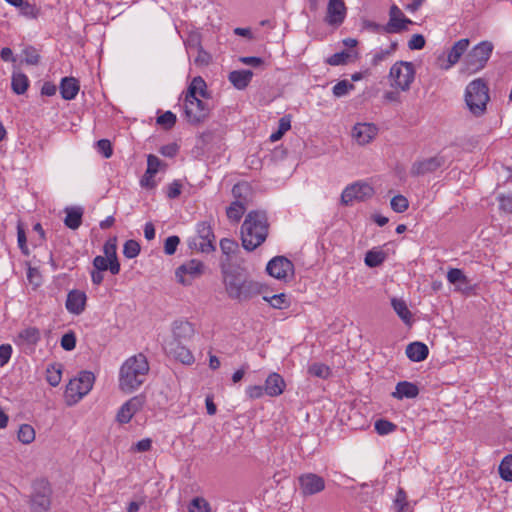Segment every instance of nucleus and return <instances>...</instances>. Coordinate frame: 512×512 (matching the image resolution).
<instances>
[{
	"instance_id": "64",
	"label": "nucleus",
	"mask_w": 512,
	"mask_h": 512,
	"mask_svg": "<svg viewBox=\"0 0 512 512\" xmlns=\"http://www.w3.org/2000/svg\"><path fill=\"white\" fill-rule=\"evenodd\" d=\"M500 210L506 213H512V196L501 195L498 198Z\"/></svg>"
},
{
	"instance_id": "30",
	"label": "nucleus",
	"mask_w": 512,
	"mask_h": 512,
	"mask_svg": "<svg viewBox=\"0 0 512 512\" xmlns=\"http://www.w3.org/2000/svg\"><path fill=\"white\" fill-rule=\"evenodd\" d=\"M391 305L398 317L406 324H412V313L403 299L392 298Z\"/></svg>"
},
{
	"instance_id": "22",
	"label": "nucleus",
	"mask_w": 512,
	"mask_h": 512,
	"mask_svg": "<svg viewBox=\"0 0 512 512\" xmlns=\"http://www.w3.org/2000/svg\"><path fill=\"white\" fill-rule=\"evenodd\" d=\"M443 161L439 157H431L415 162L411 167V174L414 176L424 175L436 171Z\"/></svg>"
},
{
	"instance_id": "15",
	"label": "nucleus",
	"mask_w": 512,
	"mask_h": 512,
	"mask_svg": "<svg viewBox=\"0 0 512 512\" xmlns=\"http://www.w3.org/2000/svg\"><path fill=\"white\" fill-rule=\"evenodd\" d=\"M145 404V398L142 395H137L129 400L119 408L116 420L120 424H127L131 421L133 416L142 409Z\"/></svg>"
},
{
	"instance_id": "52",
	"label": "nucleus",
	"mask_w": 512,
	"mask_h": 512,
	"mask_svg": "<svg viewBox=\"0 0 512 512\" xmlns=\"http://www.w3.org/2000/svg\"><path fill=\"white\" fill-rule=\"evenodd\" d=\"M354 88V84H352L348 80H341L334 85L333 94L336 97H343L347 95L350 91H352Z\"/></svg>"
},
{
	"instance_id": "46",
	"label": "nucleus",
	"mask_w": 512,
	"mask_h": 512,
	"mask_svg": "<svg viewBox=\"0 0 512 512\" xmlns=\"http://www.w3.org/2000/svg\"><path fill=\"white\" fill-rule=\"evenodd\" d=\"M140 250V244L136 240H127L123 245V255L128 259L136 258Z\"/></svg>"
},
{
	"instance_id": "8",
	"label": "nucleus",
	"mask_w": 512,
	"mask_h": 512,
	"mask_svg": "<svg viewBox=\"0 0 512 512\" xmlns=\"http://www.w3.org/2000/svg\"><path fill=\"white\" fill-rule=\"evenodd\" d=\"M52 489L47 480L39 479L33 483L29 504L32 512H48L51 507Z\"/></svg>"
},
{
	"instance_id": "40",
	"label": "nucleus",
	"mask_w": 512,
	"mask_h": 512,
	"mask_svg": "<svg viewBox=\"0 0 512 512\" xmlns=\"http://www.w3.org/2000/svg\"><path fill=\"white\" fill-rule=\"evenodd\" d=\"M173 331L176 338H190L194 333V327L188 321H180L175 323Z\"/></svg>"
},
{
	"instance_id": "21",
	"label": "nucleus",
	"mask_w": 512,
	"mask_h": 512,
	"mask_svg": "<svg viewBox=\"0 0 512 512\" xmlns=\"http://www.w3.org/2000/svg\"><path fill=\"white\" fill-rule=\"evenodd\" d=\"M285 388L286 383L279 373L272 372L267 376L264 383V389L267 396H280L284 392Z\"/></svg>"
},
{
	"instance_id": "58",
	"label": "nucleus",
	"mask_w": 512,
	"mask_h": 512,
	"mask_svg": "<svg viewBox=\"0 0 512 512\" xmlns=\"http://www.w3.org/2000/svg\"><path fill=\"white\" fill-rule=\"evenodd\" d=\"M97 150L105 158H110L113 154L112 144L108 139H100L96 143Z\"/></svg>"
},
{
	"instance_id": "7",
	"label": "nucleus",
	"mask_w": 512,
	"mask_h": 512,
	"mask_svg": "<svg viewBox=\"0 0 512 512\" xmlns=\"http://www.w3.org/2000/svg\"><path fill=\"white\" fill-rule=\"evenodd\" d=\"M415 75L416 71L413 63L397 61L391 66L388 78L391 87L406 92L414 82Z\"/></svg>"
},
{
	"instance_id": "26",
	"label": "nucleus",
	"mask_w": 512,
	"mask_h": 512,
	"mask_svg": "<svg viewBox=\"0 0 512 512\" xmlns=\"http://www.w3.org/2000/svg\"><path fill=\"white\" fill-rule=\"evenodd\" d=\"M429 354V349L422 342H413L406 347V355L413 362L424 361Z\"/></svg>"
},
{
	"instance_id": "29",
	"label": "nucleus",
	"mask_w": 512,
	"mask_h": 512,
	"mask_svg": "<svg viewBox=\"0 0 512 512\" xmlns=\"http://www.w3.org/2000/svg\"><path fill=\"white\" fill-rule=\"evenodd\" d=\"M30 85L29 78L22 72H13L11 76V88L17 95L24 94Z\"/></svg>"
},
{
	"instance_id": "33",
	"label": "nucleus",
	"mask_w": 512,
	"mask_h": 512,
	"mask_svg": "<svg viewBox=\"0 0 512 512\" xmlns=\"http://www.w3.org/2000/svg\"><path fill=\"white\" fill-rule=\"evenodd\" d=\"M197 233L199 237L204 241L201 243V247L204 250L205 246L213 247V242L215 240V236L210 224L206 221L200 222L197 225Z\"/></svg>"
},
{
	"instance_id": "24",
	"label": "nucleus",
	"mask_w": 512,
	"mask_h": 512,
	"mask_svg": "<svg viewBox=\"0 0 512 512\" xmlns=\"http://www.w3.org/2000/svg\"><path fill=\"white\" fill-rule=\"evenodd\" d=\"M60 94L64 100H73L76 98L79 90V81L74 77H64L60 82Z\"/></svg>"
},
{
	"instance_id": "62",
	"label": "nucleus",
	"mask_w": 512,
	"mask_h": 512,
	"mask_svg": "<svg viewBox=\"0 0 512 512\" xmlns=\"http://www.w3.org/2000/svg\"><path fill=\"white\" fill-rule=\"evenodd\" d=\"M246 395L250 399H253V400L259 399V398L263 397L264 395H266L264 386H261V385L248 386L246 388Z\"/></svg>"
},
{
	"instance_id": "56",
	"label": "nucleus",
	"mask_w": 512,
	"mask_h": 512,
	"mask_svg": "<svg viewBox=\"0 0 512 512\" xmlns=\"http://www.w3.org/2000/svg\"><path fill=\"white\" fill-rule=\"evenodd\" d=\"M349 57H350V54L348 52H345V51L338 52V53L331 55L327 59V63L331 66L344 65L347 63V60L349 59Z\"/></svg>"
},
{
	"instance_id": "1",
	"label": "nucleus",
	"mask_w": 512,
	"mask_h": 512,
	"mask_svg": "<svg viewBox=\"0 0 512 512\" xmlns=\"http://www.w3.org/2000/svg\"><path fill=\"white\" fill-rule=\"evenodd\" d=\"M221 272L225 291L230 299L248 301L264 290L262 283L250 279L240 267L222 265Z\"/></svg>"
},
{
	"instance_id": "12",
	"label": "nucleus",
	"mask_w": 512,
	"mask_h": 512,
	"mask_svg": "<svg viewBox=\"0 0 512 512\" xmlns=\"http://www.w3.org/2000/svg\"><path fill=\"white\" fill-rule=\"evenodd\" d=\"M374 194L373 187L362 181L355 182L348 185L341 194V201L343 204L348 205L353 201H364L371 198Z\"/></svg>"
},
{
	"instance_id": "44",
	"label": "nucleus",
	"mask_w": 512,
	"mask_h": 512,
	"mask_svg": "<svg viewBox=\"0 0 512 512\" xmlns=\"http://www.w3.org/2000/svg\"><path fill=\"white\" fill-rule=\"evenodd\" d=\"M308 372L316 377L327 379L331 375L329 366L323 363H313L309 366Z\"/></svg>"
},
{
	"instance_id": "49",
	"label": "nucleus",
	"mask_w": 512,
	"mask_h": 512,
	"mask_svg": "<svg viewBox=\"0 0 512 512\" xmlns=\"http://www.w3.org/2000/svg\"><path fill=\"white\" fill-rule=\"evenodd\" d=\"M390 205L396 213H403L408 209L409 201L403 195H396L391 199Z\"/></svg>"
},
{
	"instance_id": "23",
	"label": "nucleus",
	"mask_w": 512,
	"mask_h": 512,
	"mask_svg": "<svg viewBox=\"0 0 512 512\" xmlns=\"http://www.w3.org/2000/svg\"><path fill=\"white\" fill-rule=\"evenodd\" d=\"M419 394V388L416 384L408 381L398 382L395 391L392 392L391 396L397 400L413 399Z\"/></svg>"
},
{
	"instance_id": "53",
	"label": "nucleus",
	"mask_w": 512,
	"mask_h": 512,
	"mask_svg": "<svg viewBox=\"0 0 512 512\" xmlns=\"http://www.w3.org/2000/svg\"><path fill=\"white\" fill-rule=\"evenodd\" d=\"M17 243H18V247L21 250V252L24 255H28L29 249L27 246L26 232H25L24 226L21 222H18V224H17Z\"/></svg>"
},
{
	"instance_id": "55",
	"label": "nucleus",
	"mask_w": 512,
	"mask_h": 512,
	"mask_svg": "<svg viewBox=\"0 0 512 512\" xmlns=\"http://www.w3.org/2000/svg\"><path fill=\"white\" fill-rule=\"evenodd\" d=\"M61 347L66 351H72L76 347V335L74 332L65 333L60 341Z\"/></svg>"
},
{
	"instance_id": "6",
	"label": "nucleus",
	"mask_w": 512,
	"mask_h": 512,
	"mask_svg": "<svg viewBox=\"0 0 512 512\" xmlns=\"http://www.w3.org/2000/svg\"><path fill=\"white\" fill-rule=\"evenodd\" d=\"M493 49L494 46L490 41H482L475 45L464 58V71L473 74L482 70L491 57Z\"/></svg>"
},
{
	"instance_id": "9",
	"label": "nucleus",
	"mask_w": 512,
	"mask_h": 512,
	"mask_svg": "<svg viewBox=\"0 0 512 512\" xmlns=\"http://www.w3.org/2000/svg\"><path fill=\"white\" fill-rule=\"evenodd\" d=\"M205 265L198 259H191L181 264L175 271L178 283L183 286H190L204 273Z\"/></svg>"
},
{
	"instance_id": "39",
	"label": "nucleus",
	"mask_w": 512,
	"mask_h": 512,
	"mask_svg": "<svg viewBox=\"0 0 512 512\" xmlns=\"http://www.w3.org/2000/svg\"><path fill=\"white\" fill-rule=\"evenodd\" d=\"M447 280L449 283L454 285H459V289H461L462 285H468L469 280L467 276L463 273L461 269L451 268L447 272Z\"/></svg>"
},
{
	"instance_id": "3",
	"label": "nucleus",
	"mask_w": 512,
	"mask_h": 512,
	"mask_svg": "<svg viewBox=\"0 0 512 512\" xmlns=\"http://www.w3.org/2000/svg\"><path fill=\"white\" fill-rule=\"evenodd\" d=\"M267 213L263 210H252L247 213L241 226L242 246L247 251H254L261 246L269 233Z\"/></svg>"
},
{
	"instance_id": "25",
	"label": "nucleus",
	"mask_w": 512,
	"mask_h": 512,
	"mask_svg": "<svg viewBox=\"0 0 512 512\" xmlns=\"http://www.w3.org/2000/svg\"><path fill=\"white\" fill-rule=\"evenodd\" d=\"M469 47L468 39H460L454 43L451 49L448 52L447 60L448 65L445 67L446 69L458 63L463 54L467 51Z\"/></svg>"
},
{
	"instance_id": "42",
	"label": "nucleus",
	"mask_w": 512,
	"mask_h": 512,
	"mask_svg": "<svg viewBox=\"0 0 512 512\" xmlns=\"http://www.w3.org/2000/svg\"><path fill=\"white\" fill-rule=\"evenodd\" d=\"M499 474L503 480L512 482V454L502 459L499 465Z\"/></svg>"
},
{
	"instance_id": "34",
	"label": "nucleus",
	"mask_w": 512,
	"mask_h": 512,
	"mask_svg": "<svg viewBox=\"0 0 512 512\" xmlns=\"http://www.w3.org/2000/svg\"><path fill=\"white\" fill-rule=\"evenodd\" d=\"M206 94V83L201 77H195L189 84L185 96L193 97H204Z\"/></svg>"
},
{
	"instance_id": "43",
	"label": "nucleus",
	"mask_w": 512,
	"mask_h": 512,
	"mask_svg": "<svg viewBox=\"0 0 512 512\" xmlns=\"http://www.w3.org/2000/svg\"><path fill=\"white\" fill-rule=\"evenodd\" d=\"M18 440L23 444H30L35 440V430L29 424H22L18 430Z\"/></svg>"
},
{
	"instance_id": "60",
	"label": "nucleus",
	"mask_w": 512,
	"mask_h": 512,
	"mask_svg": "<svg viewBox=\"0 0 512 512\" xmlns=\"http://www.w3.org/2000/svg\"><path fill=\"white\" fill-rule=\"evenodd\" d=\"M179 243H180V239L178 236H175V235L169 236L164 242L165 254L173 255L176 252Z\"/></svg>"
},
{
	"instance_id": "11",
	"label": "nucleus",
	"mask_w": 512,
	"mask_h": 512,
	"mask_svg": "<svg viewBox=\"0 0 512 512\" xmlns=\"http://www.w3.org/2000/svg\"><path fill=\"white\" fill-rule=\"evenodd\" d=\"M183 110L186 120L191 124H198L209 114L208 105L199 97L184 96Z\"/></svg>"
},
{
	"instance_id": "47",
	"label": "nucleus",
	"mask_w": 512,
	"mask_h": 512,
	"mask_svg": "<svg viewBox=\"0 0 512 512\" xmlns=\"http://www.w3.org/2000/svg\"><path fill=\"white\" fill-rule=\"evenodd\" d=\"M23 61L28 65H37L40 61V55L33 46H27L22 51Z\"/></svg>"
},
{
	"instance_id": "17",
	"label": "nucleus",
	"mask_w": 512,
	"mask_h": 512,
	"mask_svg": "<svg viewBox=\"0 0 512 512\" xmlns=\"http://www.w3.org/2000/svg\"><path fill=\"white\" fill-rule=\"evenodd\" d=\"M346 17V6L343 0H329L325 21L331 26L341 25Z\"/></svg>"
},
{
	"instance_id": "16",
	"label": "nucleus",
	"mask_w": 512,
	"mask_h": 512,
	"mask_svg": "<svg viewBox=\"0 0 512 512\" xmlns=\"http://www.w3.org/2000/svg\"><path fill=\"white\" fill-rule=\"evenodd\" d=\"M379 129L374 123H356L351 131L352 139L360 146L371 143L378 135Z\"/></svg>"
},
{
	"instance_id": "14",
	"label": "nucleus",
	"mask_w": 512,
	"mask_h": 512,
	"mask_svg": "<svg viewBox=\"0 0 512 512\" xmlns=\"http://www.w3.org/2000/svg\"><path fill=\"white\" fill-rule=\"evenodd\" d=\"M411 24H413V21L407 18L397 5H392L389 11V21L382 29L390 34L400 33Z\"/></svg>"
},
{
	"instance_id": "18",
	"label": "nucleus",
	"mask_w": 512,
	"mask_h": 512,
	"mask_svg": "<svg viewBox=\"0 0 512 512\" xmlns=\"http://www.w3.org/2000/svg\"><path fill=\"white\" fill-rule=\"evenodd\" d=\"M87 296L85 292L74 289L67 294L65 307L73 315H80L86 308Z\"/></svg>"
},
{
	"instance_id": "4",
	"label": "nucleus",
	"mask_w": 512,
	"mask_h": 512,
	"mask_svg": "<svg viewBox=\"0 0 512 512\" xmlns=\"http://www.w3.org/2000/svg\"><path fill=\"white\" fill-rule=\"evenodd\" d=\"M95 376L90 371H80L78 375L71 379L64 392L65 402L68 406L77 404L93 388Z\"/></svg>"
},
{
	"instance_id": "48",
	"label": "nucleus",
	"mask_w": 512,
	"mask_h": 512,
	"mask_svg": "<svg viewBox=\"0 0 512 512\" xmlns=\"http://www.w3.org/2000/svg\"><path fill=\"white\" fill-rule=\"evenodd\" d=\"M264 300L267 301L275 309H283L289 306V301L284 293L273 295L269 298L264 297Z\"/></svg>"
},
{
	"instance_id": "50",
	"label": "nucleus",
	"mask_w": 512,
	"mask_h": 512,
	"mask_svg": "<svg viewBox=\"0 0 512 512\" xmlns=\"http://www.w3.org/2000/svg\"><path fill=\"white\" fill-rule=\"evenodd\" d=\"M176 115L171 111H166L157 117L156 123L165 129H171L176 123Z\"/></svg>"
},
{
	"instance_id": "45",
	"label": "nucleus",
	"mask_w": 512,
	"mask_h": 512,
	"mask_svg": "<svg viewBox=\"0 0 512 512\" xmlns=\"http://www.w3.org/2000/svg\"><path fill=\"white\" fill-rule=\"evenodd\" d=\"M395 508L397 512H410L409 503L407 500L406 492L399 488L396 493V498L394 500Z\"/></svg>"
},
{
	"instance_id": "2",
	"label": "nucleus",
	"mask_w": 512,
	"mask_h": 512,
	"mask_svg": "<svg viewBox=\"0 0 512 512\" xmlns=\"http://www.w3.org/2000/svg\"><path fill=\"white\" fill-rule=\"evenodd\" d=\"M150 366L142 353L130 356L120 367L118 385L125 393L138 390L146 381Z\"/></svg>"
},
{
	"instance_id": "61",
	"label": "nucleus",
	"mask_w": 512,
	"mask_h": 512,
	"mask_svg": "<svg viewBox=\"0 0 512 512\" xmlns=\"http://www.w3.org/2000/svg\"><path fill=\"white\" fill-rule=\"evenodd\" d=\"M12 346L10 344L0 345V367L5 366L12 356Z\"/></svg>"
},
{
	"instance_id": "20",
	"label": "nucleus",
	"mask_w": 512,
	"mask_h": 512,
	"mask_svg": "<svg viewBox=\"0 0 512 512\" xmlns=\"http://www.w3.org/2000/svg\"><path fill=\"white\" fill-rule=\"evenodd\" d=\"M169 354L184 365L190 366L195 362V357L191 350L182 345L177 339L170 343Z\"/></svg>"
},
{
	"instance_id": "32",
	"label": "nucleus",
	"mask_w": 512,
	"mask_h": 512,
	"mask_svg": "<svg viewBox=\"0 0 512 512\" xmlns=\"http://www.w3.org/2000/svg\"><path fill=\"white\" fill-rule=\"evenodd\" d=\"M398 43L396 41L391 42L388 48H380L375 50L372 54L371 65L378 66L382 62L386 61L389 57H391L397 50Z\"/></svg>"
},
{
	"instance_id": "57",
	"label": "nucleus",
	"mask_w": 512,
	"mask_h": 512,
	"mask_svg": "<svg viewBox=\"0 0 512 512\" xmlns=\"http://www.w3.org/2000/svg\"><path fill=\"white\" fill-rule=\"evenodd\" d=\"M220 248L221 251L228 256L234 254L238 250V244L233 239L223 238L220 241Z\"/></svg>"
},
{
	"instance_id": "19",
	"label": "nucleus",
	"mask_w": 512,
	"mask_h": 512,
	"mask_svg": "<svg viewBox=\"0 0 512 512\" xmlns=\"http://www.w3.org/2000/svg\"><path fill=\"white\" fill-rule=\"evenodd\" d=\"M40 340H41L40 329H38L37 327L30 326V327H26V328L22 329L18 333V335L15 339V343L18 346L34 350V348L40 342Z\"/></svg>"
},
{
	"instance_id": "5",
	"label": "nucleus",
	"mask_w": 512,
	"mask_h": 512,
	"mask_svg": "<svg viewBox=\"0 0 512 512\" xmlns=\"http://www.w3.org/2000/svg\"><path fill=\"white\" fill-rule=\"evenodd\" d=\"M489 99L488 86L482 79L473 80L467 85L465 102L474 116L484 114Z\"/></svg>"
},
{
	"instance_id": "35",
	"label": "nucleus",
	"mask_w": 512,
	"mask_h": 512,
	"mask_svg": "<svg viewBox=\"0 0 512 512\" xmlns=\"http://www.w3.org/2000/svg\"><path fill=\"white\" fill-rule=\"evenodd\" d=\"M386 259V253L380 248H374L369 250L366 255L364 262L370 268L380 266Z\"/></svg>"
},
{
	"instance_id": "37",
	"label": "nucleus",
	"mask_w": 512,
	"mask_h": 512,
	"mask_svg": "<svg viewBox=\"0 0 512 512\" xmlns=\"http://www.w3.org/2000/svg\"><path fill=\"white\" fill-rule=\"evenodd\" d=\"M18 10L20 16L30 20L37 19L40 14V8L33 0H25Z\"/></svg>"
},
{
	"instance_id": "41",
	"label": "nucleus",
	"mask_w": 512,
	"mask_h": 512,
	"mask_svg": "<svg viewBox=\"0 0 512 512\" xmlns=\"http://www.w3.org/2000/svg\"><path fill=\"white\" fill-rule=\"evenodd\" d=\"M211 505L210 503L201 496L194 497L189 505H188V512H211Z\"/></svg>"
},
{
	"instance_id": "59",
	"label": "nucleus",
	"mask_w": 512,
	"mask_h": 512,
	"mask_svg": "<svg viewBox=\"0 0 512 512\" xmlns=\"http://www.w3.org/2000/svg\"><path fill=\"white\" fill-rule=\"evenodd\" d=\"M161 164L162 162L157 156L152 154L148 155L146 171L148 172L149 176L156 175L159 171Z\"/></svg>"
},
{
	"instance_id": "13",
	"label": "nucleus",
	"mask_w": 512,
	"mask_h": 512,
	"mask_svg": "<svg viewBox=\"0 0 512 512\" xmlns=\"http://www.w3.org/2000/svg\"><path fill=\"white\" fill-rule=\"evenodd\" d=\"M266 272L275 279L286 280L293 275L294 265L288 258L276 256L267 263Z\"/></svg>"
},
{
	"instance_id": "28",
	"label": "nucleus",
	"mask_w": 512,
	"mask_h": 512,
	"mask_svg": "<svg viewBox=\"0 0 512 512\" xmlns=\"http://www.w3.org/2000/svg\"><path fill=\"white\" fill-rule=\"evenodd\" d=\"M253 73L250 70H237L230 72L228 79L239 90L245 89L251 82Z\"/></svg>"
},
{
	"instance_id": "27",
	"label": "nucleus",
	"mask_w": 512,
	"mask_h": 512,
	"mask_svg": "<svg viewBox=\"0 0 512 512\" xmlns=\"http://www.w3.org/2000/svg\"><path fill=\"white\" fill-rule=\"evenodd\" d=\"M92 264L93 269L103 272L108 270L112 275L119 274L121 269L119 261H112L101 255L96 256Z\"/></svg>"
},
{
	"instance_id": "36",
	"label": "nucleus",
	"mask_w": 512,
	"mask_h": 512,
	"mask_svg": "<svg viewBox=\"0 0 512 512\" xmlns=\"http://www.w3.org/2000/svg\"><path fill=\"white\" fill-rule=\"evenodd\" d=\"M83 210L79 207L66 210L65 225L70 229H77L82 223Z\"/></svg>"
},
{
	"instance_id": "38",
	"label": "nucleus",
	"mask_w": 512,
	"mask_h": 512,
	"mask_svg": "<svg viewBox=\"0 0 512 512\" xmlns=\"http://www.w3.org/2000/svg\"><path fill=\"white\" fill-rule=\"evenodd\" d=\"M62 379V365L60 363H53L48 365L46 369V380L47 382L56 387L60 384Z\"/></svg>"
},
{
	"instance_id": "54",
	"label": "nucleus",
	"mask_w": 512,
	"mask_h": 512,
	"mask_svg": "<svg viewBox=\"0 0 512 512\" xmlns=\"http://www.w3.org/2000/svg\"><path fill=\"white\" fill-rule=\"evenodd\" d=\"M103 252L105 254L104 257L112 261H118L116 239H109L106 241L103 246Z\"/></svg>"
},
{
	"instance_id": "51",
	"label": "nucleus",
	"mask_w": 512,
	"mask_h": 512,
	"mask_svg": "<svg viewBox=\"0 0 512 512\" xmlns=\"http://www.w3.org/2000/svg\"><path fill=\"white\" fill-rule=\"evenodd\" d=\"M374 428L379 435H387L395 431L396 425L388 420L379 419L375 422Z\"/></svg>"
},
{
	"instance_id": "10",
	"label": "nucleus",
	"mask_w": 512,
	"mask_h": 512,
	"mask_svg": "<svg viewBox=\"0 0 512 512\" xmlns=\"http://www.w3.org/2000/svg\"><path fill=\"white\" fill-rule=\"evenodd\" d=\"M298 490L301 496L310 497L323 492L326 488L325 479L313 472H305L297 478Z\"/></svg>"
},
{
	"instance_id": "31",
	"label": "nucleus",
	"mask_w": 512,
	"mask_h": 512,
	"mask_svg": "<svg viewBox=\"0 0 512 512\" xmlns=\"http://www.w3.org/2000/svg\"><path fill=\"white\" fill-rule=\"evenodd\" d=\"M246 211V202L242 200L233 201L226 209L227 218L234 223H238Z\"/></svg>"
},
{
	"instance_id": "63",
	"label": "nucleus",
	"mask_w": 512,
	"mask_h": 512,
	"mask_svg": "<svg viewBox=\"0 0 512 512\" xmlns=\"http://www.w3.org/2000/svg\"><path fill=\"white\" fill-rule=\"evenodd\" d=\"M425 46V38L421 34H414L408 41V48L410 50H421Z\"/></svg>"
}]
</instances>
